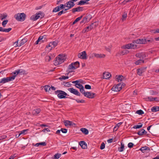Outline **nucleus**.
Here are the masks:
<instances>
[{
  "instance_id": "nucleus-1",
  "label": "nucleus",
  "mask_w": 159,
  "mask_h": 159,
  "mask_svg": "<svg viewBox=\"0 0 159 159\" xmlns=\"http://www.w3.org/2000/svg\"><path fill=\"white\" fill-rule=\"evenodd\" d=\"M65 55L63 54L59 55L56 58L54 62L55 66L60 65L66 59Z\"/></svg>"
},
{
  "instance_id": "nucleus-2",
  "label": "nucleus",
  "mask_w": 159,
  "mask_h": 159,
  "mask_svg": "<svg viewBox=\"0 0 159 159\" xmlns=\"http://www.w3.org/2000/svg\"><path fill=\"white\" fill-rule=\"evenodd\" d=\"M125 85L123 83H121L117 84H115L112 88L111 90L114 92H118L121 90Z\"/></svg>"
},
{
  "instance_id": "nucleus-3",
  "label": "nucleus",
  "mask_w": 159,
  "mask_h": 159,
  "mask_svg": "<svg viewBox=\"0 0 159 159\" xmlns=\"http://www.w3.org/2000/svg\"><path fill=\"white\" fill-rule=\"evenodd\" d=\"M58 44L57 41H54L51 42L49 43V44L46 46V50L49 52L51 51L52 49L56 47Z\"/></svg>"
},
{
  "instance_id": "nucleus-4",
  "label": "nucleus",
  "mask_w": 159,
  "mask_h": 159,
  "mask_svg": "<svg viewBox=\"0 0 159 159\" xmlns=\"http://www.w3.org/2000/svg\"><path fill=\"white\" fill-rule=\"evenodd\" d=\"M55 93L57 95L58 98L60 99L64 98L67 96V94L64 91L61 90H57L55 91Z\"/></svg>"
},
{
  "instance_id": "nucleus-5",
  "label": "nucleus",
  "mask_w": 159,
  "mask_h": 159,
  "mask_svg": "<svg viewBox=\"0 0 159 159\" xmlns=\"http://www.w3.org/2000/svg\"><path fill=\"white\" fill-rule=\"evenodd\" d=\"M44 16L43 13L39 11L38 13H36L35 15L32 16L30 19L31 20L33 21H35L37 20L39 18H42Z\"/></svg>"
},
{
  "instance_id": "nucleus-6",
  "label": "nucleus",
  "mask_w": 159,
  "mask_h": 159,
  "mask_svg": "<svg viewBox=\"0 0 159 159\" xmlns=\"http://www.w3.org/2000/svg\"><path fill=\"white\" fill-rule=\"evenodd\" d=\"M14 17L17 20L19 21H22L25 20L26 15L23 13H18L15 15Z\"/></svg>"
},
{
  "instance_id": "nucleus-7",
  "label": "nucleus",
  "mask_w": 159,
  "mask_h": 159,
  "mask_svg": "<svg viewBox=\"0 0 159 159\" xmlns=\"http://www.w3.org/2000/svg\"><path fill=\"white\" fill-rule=\"evenodd\" d=\"M137 46L136 44H135L134 43L132 42V43H128L126 45H123L121 47V48L124 49H135L136 48Z\"/></svg>"
},
{
  "instance_id": "nucleus-8",
  "label": "nucleus",
  "mask_w": 159,
  "mask_h": 159,
  "mask_svg": "<svg viewBox=\"0 0 159 159\" xmlns=\"http://www.w3.org/2000/svg\"><path fill=\"white\" fill-rule=\"evenodd\" d=\"M25 72V71L24 70H23L22 69H19L15 71L14 72L12 73V74L13 75L11 76V78H12V81H13L16 78V76L19 73L20 74L23 73L24 74Z\"/></svg>"
},
{
  "instance_id": "nucleus-9",
  "label": "nucleus",
  "mask_w": 159,
  "mask_h": 159,
  "mask_svg": "<svg viewBox=\"0 0 159 159\" xmlns=\"http://www.w3.org/2000/svg\"><path fill=\"white\" fill-rule=\"evenodd\" d=\"M46 38L47 37L45 35L39 37L38 40L35 42V44H40L46 41Z\"/></svg>"
},
{
  "instance_id": "nucleus-10",
  "label": "nucleus",
  "mask_w": 159,
  "mask_h": 159,
  "mask_svg": "<svg viewBox=\"0 0 159 159\" xmlns=\"http://www.w3.org/2000/svg\"><path fill=\"white\" fill-rule=\"evenodd\" d=\"M63 122L64 125L67 127L75 126L76 125L72 121L68 120H64Z\"/></svg>"
},
{
  "instance_id": "nucleus-11",
  "label": "nucleus",
  "mask_w": 159,
  "mask_h": 159,
  "mask_svg": "<svg viewBox=\"0 0 159 159\" xmlns=\"http://www.w3.org/2000/svg\"><path fill=\"white\" fill-rule=\"evenodd\" d=\"M12 79L10 77L2 78L0 80V83L4 84L9 81H13Z\"/></svg>"
},
{
  "instance_id": "nucleus-12",
  "label": "nucleus",
  "mask_w": 159,
  "mask_h": 159,
  "mask_svg": "<svg viewBox=\"0 0 159 159\" xmlns=\"http://www.w3.org/2000/svg\"><path fill=\"white\" fill-rule=\"evenodd\" d=\"M73 64H70L67 70V73L66 74V75H68L70 73L73 72L74 70H75V67L73 66Z\"/></svg>"
},
{
  "instance_id": "nucleus-13",
  "label": "nucleus",
  "mask_w": 159,
  "mask_h": 159,
  "mask_svg": "<svg viewBox=\"0 0 159 159\" xmlns=\"http://www.w3.org/2000/svg\"><path fill=\"white\" fill-rule=\"evenodd\" d=\"M78 58L81 59H87V54L85 51H83L78 54Z\"/></svg>"
},
{
  "instance_id": "nucleus-14",
  "label": "nucleus",
  "mask_w": 159,
  "mask_h": 159,
  "mask_svg": "<svg viewBox=\"0 0 159 159\" xmlns=\"http://www.w3.org/2000/svg\"><path fill=\"white\" fill-rule=\"evenodd\" d=\"M85 97L90 98H94L95 94L90 92H85L84 91L83 93Z\"/></svg>"
},
{
  "instance_id": "nucleus-15",
  "label": "nucleus",
  "mask_w": 159,
  "mask_h": 159,
  "mask_svg": "<svg viewBox=\"0 0 159 159\" xmlns=\"http://www.w3.org/2000/svg\"><path fill=\"white\" fill-rule=\"evenodd\" d=\"M68 90L71 93L77 96H80V93L76 89L73 88H70L68 89Z\"/></svg>"
},
{
  "instance_id": "nucleus-16",
  "label": "nucleus",
  "mask_w": 159,
  "mask_h": 159,
  "mask_svg": "<svg viewBox=\"0 0 159 159\" xmlns=\"http://www.w3.org/2000/svg\"><path fill=\"white\" fill-rule=\"evenodd\" d=\"M75 5V4L73 2L71 1H70L67 2L66 3V7H67L68 8L65 9L64 10V11H65L66 10H68L70 8H71V7H73Z\"/></svg>"
},
{
  "instance_id": "nucleus-17",
  "label": "nucleus",
  "mask_w": 159,
  "mask_h": 159,
  "mask_svg": "<svg viewBox=\"0 0 159 159\" xmlns=\"http://www.w3.org/2000/svg\"><path fill=\"white\" fill-rule=\"evenodd\" d=\"M65 5L63 4H60V5L58 6L55 8L53 10V12H57L59 11L61 9H63L65 7Z\"/></svg>"
},
{
  "instance_id": "nucleus-18",
  "label": "nucleus",
  "mask_w": 159,
  "mask_h": 159,
  "mask_svg": "<svg viewBox=\"0 0 159 159\" xmlns=\"http://www.w3.org/2000/svg\"><path fill=\"white\" fill-rule=\"evenodd\" d=\"M124 77L121 75H117L115 77V80L118 82H121L124 79Z\"/></svg>"
},
{
  "instance_id": "nucleus-19",
  "label": "nucleus",
  "mask_w": 159,
  "mask_h": 159,
  "mask_svg": "<svg viewBox=\"0 0 159 159\" xmlns=\"http://www.w3.org/2000/svg\"><path fill=\"white\" fill-rule=\"evenodd\" d=\"M75 87L80 89V92L82 93L84 91V87L83 86L80 84L76 83L75 84Z\"/></svg>"
},
{
  "instance_id": "nucleus-20",
  "label": "nucleus",
  "mask_w": 159,
  "mask_h": 159,
  "mask_svg": "<svg viewBox=\"0 0 159 159\" xmlns=\"http://www.w3.org/2000/svg\"><path fill=\"white\" fill-rule=\"evenodd\" d=\"M146 68H141L137 70V73L138 75L140 76L142 75V73H143L146 70Z\"/></svg>"
},
{
  "instance_id": "nucleus-21",
  "label": "nucleus",
  "mask_w": 159,
  "mask_h": 159,
  "mask_svg": "<svg viewBox=\"0 0 159 159\" xmlns=\"http://www.w3.org/2000/svg\"><path fill=\"white\" fill-rule=\"evenodd\" d=\"M111 76V74L108 72H105L103 73V78L108 79Z\"/></svg>"
},
{
  "instance_id": "nucleus-22",
  "label": "nucleus",
  "mask_w": 159,
  "mask_h": 159,
  "mask_svg": "<svg viewBox=\"0 0 159 159\" xmlns=\"http://www.w3.org/2000/svg\"><path fill=\"white\" fill-rule=\"evenodd\" d=\"M93 57H94L96 58H103L105 56V55L104 54H99L96 53H93L92 54Z\"/></svg>"
},
{
  "instance_id": "nucleus-23",
  "label": "nucleus",
  "mask_w": 159,
  "mask_h": 159,
  "mask_svg": "<svg viewBox=\"0 0 159 159\" xmlns=\"http://www.w3.org/2000/svg\"><path fill=\"white\" fill-rule=\"evenodd\" d=\"M92 29V28L91 25H89L87 26L86 28H84L83 30L82 31V33H85L87 32H88L90 31Z\"/></svg>"
},
{
  "instance_id": "nucleus-24",
  "label": "nucleus",
  "mask_w": 159,
  "mask_h": 159,
  "mask_svg": "<svg viewBox=\"0 0 159 159\" xmlns=\"http://www.w3.org/2000/svg\"><path fill=\"white\" fill-rule=\"evenodd\" d=\"M79 144L83 149H86L87 148V144L84 141H81L79 143Z\"/></svg>"
},
{
  "instance_id": "nucleus-25",
  "label": "nucleus",
  "mask_w": 159,
  "mask_h": 159,
  "mask_svg": "<svg viewBox=\"0 0 159 159\" xmlns=\"http://www.w3.org/2000/svg\"><path fill=\"white\" fill-rule=\"evenodd\" d=\"M11 30V28H8V29L3 28L2 27H0V31L8 32L10 31Z\"/></svg>"
},
{
  "instance_id": "nucleus-26",
  "label": "nucleus",
  "mask_w": 159,
  "mask_h": 159,
  "mask_svg": "<svg viewBox=\"0 0 159 159\" xmlns=\"http://www.w3.org/2000/svg\"><path fill=\"white\" fill-rule=\"evenodd\" d=\"M27 41V39L24 38L22 39L19 42V45H16V46H20L24 44Z\"/></svg>"
},
{
  "instance_id": "nucleus-27",
  "label": "nucleus",
  "mask_w": 159,
  "mask_h": 159,
  "mask_svg": "<svg viewBox=\"0 0 159 159\" xmlns=\"http://www.w3.org/2000/svg\"><path fill=\"white\" fill-rule=\"evenodd\" d=\"M157 99V97L153 98L152 97H148L146 98H145V100L147 101H149L151 102L153 101L154 100L156 101Z\"/></svg>"
},
{
  "instance_id": "nucleus-28",
  "label": "nucleus",
  "mask_w": 159,
  "mask_h": 159,
  "mask_svg": "<svg viewBox=\"0 0 159 159\" xmlns=\"http://www.w3.org/2000/svg\"><path fill=\"white\" fill-rule=\"evenodd\" d=\"M41 111V110L39 109H37L35 110H34L32 111V114L34 115H37Z\"/></svg>"
},
{
  "instance_id": "nucleus-29",
  "label": "nucleus",
  "mask_w": 159,
  "mask_h": 159,
  "mask_svg": "<svg viewBox=\"0 0 159 159\" xmlns=\"http://www.w3.org/2000/svg\"><path fill=\"white\" fill-rule=\"evenodd\" d=\"M66 76H64V75H61L60 77L58 79L61 80H65L66 79H68L69 78V76L67 75H66Z\"/></svg>"
},
{
  "instance_id": "nucleus-30",
  "label": "nucleus",
  "mask_w": 159,
  "mask_h": 159,
  "mask_svg": "<svg viewBox=\"0 0 159 159\" xmlns=\"http://www.w3.org/2000/svg\"><path fill=\"white\" fill-rule=\"evenodd\" d=\"M136 56L137 57H139L140 58H143L145 57V54L142 53L137 54L136 55Z\"/></svg>"
},
{
  "instance_id": "nucleus-31",
  "label": "nucleus",
  "mask_w": 159,
  "mask_h": 159,
  "mask_svg": "<svg viewBox=\"0 0 159 159\" xmlns=\"http://www.w3.org/2000/svg\"><path fill=\"white\" fill-rule=\"evenodd\" d=\"M81 131L85 134L87 135L89 133L88 130L84 128H82L80 129Z\"/></svg>"
},
{
  "instance_id": "nucleus-32",
  "label": "nucleus",
  "mask_w": 159,
  "mask_h": 159,
  "mask_svg": "<svg viewBox=\"0 0 159 159\" xmlns=\"http://www.w3.org/2000/svg\"><path fill=\"white\" fill-rule=\"evenodd\" d=\"M151 110L152 112H156L159 111V107H153L151 108Z\"/></svg>"
},
{
  "instance_id": "nucleus-33",
  "label": "nucleus",
  "mask_w": 159,
  "mask_h": 159,
  "mask_svg": "<svg viewBox=\"0 0 159 159\" xmlns=\"http://www.w3.org/2000/svg\"><path fill=\"white\" fill-rule=\"evenodd\" d=\"M73 64V66L75 67V70L79 66V63L78 61H76L75 62L71 63Z\"/></svg>"
},
{
  "instance_id": "nucleus-34",
  "label": "nucleus",
  "mask_w": 159,
  "mask_h": 159,
  "mask_svg": "<svg viewBox=\"0 0 159 159\" xmlns=\"http://www.w3.org/2000/svg\"><path fill=\"white\" fill-rule=\"evenodd\" d=\"M124 144L121 143V147L118 148V151L120 152H122L124 150Z\"/></svg>"
},
{
  "instance_id": "nucleus-35",
  "label": "nucleus",
  "mask_w": 159,
  "mask_h": 159,
  "mask_svg": "<svg viewBox=\"0 0 159 159\" xmlns=\"http://www.w3.org/2000/svg\"><path fill=\"white\" fill-rule=\"evenodd\" d=\"M146 133L145 130L144 129H142L140 131H139L137 134L139 135H143L144 134Z\"/></svg>"
},
{
  "instance_id": "nucleus-36",
  "label": "nucleus",
  "mask_w": 159,
  "mask_h": 159,
  "mask_svg": "<svg viewBox=\"0 0 159 159\" xmlns=\"http://www.w3.org/2000/svg\"><path fill=\"white\" fill-rule=\"evenodd\" d=\"M7 16V15L6 13H3L0 14V19L1 20H3L6 18Z\"/></svg>"
},
{
  "instance_id": "nucleus-37",
  "label": "nucleus",
  "mask_w": 159,
  "mask_h": 159,
  "mask_svg": "<svg viewBox=\"0 0 159 159\" xmlns=\"http://www.w3.org/2000/svg\"><path fill=\"white\" fill-rule=\"evenodd\" d=\"M122 122H120L117 124L114 128V131H116L118 127L122 124Z\"/></svg>"
},
{
  "instance_id": "nucleus-38",
  "label": "nucleus",
  "mask_w": 159,
  "mask_h": 159,
  "mask_svg": "<svg viewBox=\"0 0 159 159\" xmlns=\"http://www.w3.org/2000/svg\"><path fill=\"white\" fill-rule=\"evenodd\" d=\"M46 145V143L45 142H43L41 143H36L35 145V147H38L39 145H42L43 146H45Z\"/></svg>"
},
{
  "instance_id": "nucleus-39",
  "label": "nucleus",
  "mask_w": 159,
  "mask_h": 159,
  "mask_svg": "<svg viewBox=\"0 0 159 159\" xmlns=\"http://www.w3.org/2000/svg\"><path fill=\"white\" fill-rule=\"evenodd\" d=\"M127 12H124L123 13V14L122 15V17L121 18V20L122 21H123L125 20V19H126V17H127Z\"/></svg>"
},
{
  "instance_id": "nucleus-40",
  "label": "nucleus",
  "mask_w": 159,
  "mask_h": 159,
  "mask_svg": "<svg viewBox=\"0 0 159 159\" xmlns=\"http://www.w3.org/2000/svg\"><path fill=\"white\" fill-rule=\"evenodd\" d=\"M144 63V61L143 60H139L138 61H136L134 62V64L136 65H139L140 64L142 63Z\"/></svg>"
},
{
  "instance_id": "nucleus-41",
  "label": "nucleus",
  "mask_w": 159,
  "mask_h": 159,
  "mask_svg": "<svg viewBox=\"0 0 159 159\" xmlns=\"http://www.w3.org/2000/svg\"><path fill=\"white\" fill-rule=\"evenodd\" d=\"M148 147L147 146H145L144 147H143L141 148L140 149V150H141L142 152L143 153H144L145 152V151L148 149Z\"/></svg>"
},
{
  "instance_id": "nucleus-42",
  "label": "nucleus",
  "mask_w": 159,
  "mask_h": 159,
  "mask_svg": "<svg viewBox=\"0 0 159 159\" xmlns=\"http://www.w3.org/2000/svg\"><path fill=\"white\" fill-rule=\"evenodd\" d=\"M28 129H24L20 132V133L19 134L18 137L20 136L21 135H25L26 134V132L28 131Z\"/></svg>"
},
{
  "instance_id": "nucleus-43",
  "label": "nucleus",
  "mask_w": 159,
  "mask_h": 159,
  "mask_svg": "<svg viewBox=\"0 0 159 159\" xmlns=\"http://www.w3.org/2000/svg\"><path fill=\"white\" fill-rule=\"evenodd\" d=\"M61 154L59 153H57L56 154H55L54 155V157L53 158L54 159H58L61 156Z\"/></svg>"
},
{
  "instance_id": "nucleus-44",
  "label": "nucleus",
  "mask_w": 159,
  "mask_h": 159,
  "mask_svg": "<svg viewBox=\"0 0 159 159\" xmlns=\"http://www.w3.org/2000/svg\"><path fill=\"white\" fill-rule=\"evenodd\" d=\"M88 17H87L86 16V17H84L83 18L82 20L81 21L80 23H87V22H88Z\"/></svg>"
},
{
  "instance_id": "nucleus-45",
  "label": "nucleus",
  "mask_w": 159,
  "mask_h": 159,
  "mask_svg": "<svg viewBox=\"0 0 159 159\" xmlns=\"http://www.w3.org/2000/svg\"><path fill=\"white\" fill-rule=\"evenodd\" d=\"M82 17V16H81L80 17H79L78 18H77L73 22V25L75 24V23H76V22H78L81 19Z\"/></svg>"
},
{
  "instance_id": "nucleus-46",
  "label": "nucleus",
  "mask_w": 159,
  "mask_h": 159,
  "mask_svg": "<svg viewBox=\"0 0 159 159\" xmlns=\"http://www.w3.org/2000/svg\"><path fill=\"white\" fill-rule=\"evenodd\" d=\"M44 89L46 91L49 92V91L51 89V88L49 86L46 85L44 87Z\"/></svg>"
},
{
  "instance_id": "nucleus-47",
  "label": "nucleus",
  "mask_w": 159,
  "mask_h": 159,
  "mask_svg": "<svg viewBox=\"0 0 159 159\" xmlns=\"http://www.w3.org/2000/svg\"><path fill=\"white\" fill-rule=\"evenodd\" d=\"M150 93L151 95H156L158 93V92L151 90L150 91Z\"/></svg>"
},
{
  "instance_id": "nucleus-48",
  "label": "nucleus",
  "mask_w": 159,
  "mask_h": 159,
  "mask_svg": "<svg viewBox=\"0 0 159 159\" xmlns=\"http://www.w3.org/2000/svg\"><path fill=\"white\" fill-rule=\"evenodd\" d=\"M64 85L66 87H70L71 86V84L69 82H64Z\"/></svg>"
},
{
  "instance_id": "nucleus-49",
  "label": "nucleus",
  "mask_w": 159,
  "mask_h": 159,
  "mask_svg": "<svg viewBox=\"0 0 159 159\" xmlns=\"http://www.w3.org/2000/svg\"><path fill=\"white\" fill-rule=\"evenodd\" d=\"M139 124L140 125L134 126L133 128L134 129H138L141 128L142 126V125L141 123H140Z\"/></svg>"
},
{
  "instance_id": "nucleus-50",
  "label": "nucleus",
  "mask_w": 159,
  "mask_h": 159,
  "mask_svg": "<svg viewBox=\"0 0 159 159\" xmlns=\"http://www.w3.org/2000/svg\"><path fill=\"white\" fill-rule=\"evenodd\" d=\"M129 52V51L127 50L124 49V50H123L122 51V52H121V54L122 55H124V54H126L128 53Z\"/></svg>"
},
{
  "instance_id": "nucleus-51",
  "label": "nucleus",
  "mask_w": 159,
  "mask_h": 159,
  "mask_svg": "<svg viewBox=\"0 0 159 159\" xmlns=\"http://www.w3.org/2000/svg\"><path fill=\"white\" fill-rule=\"evenodd\" d=\"M136 113L139 115H141L144 114V112L141 110H138L136 111Z\"/></svg>"
},
{
  "instance_id": "nucleus-52",
  "label": "nucleus",
  "mask_w": 159,
  "mask_h": 159,
  "mask_svg": "<svg viewBox=\"0 0 159 159\" xmlns=\"http://www.w3.org/2000/svg\"><path fill=\"white\" fill-rule=\"evenodd\" d=\"M141 44H145L146 43V39H140Z\"/></svg>"
},
{
  "instance_id": "nucleus-53",
  "label": "nucleus",
  "mask_w": 159,
  "mask_h": 159,
  "mask_svg": "<svg viewBox=\"0 0 159 159\" xmlns=\"http://www.w3.org/2000/svg\"><path fill=\"white\" fill-rule=\"evenodd\" d=\"M151 33L155 34L156 33H159V29H157L155 30H152L150 31Z\"/></svg>"
},
{
  "instance_id": "nucleus-54",
  "label": "nucleus",
  "mask_w": 159,
  "mask_h": 159,
  "mask_svg": "<svg viewBox=\"0 0 159 159\" xmlns=\"http://www.w3.org/2000/svg\"><path fill=\"white\" fill-rule=\"evenodd\" d=\"M86 2L83 0H81L79 2L78 4L79 5H82L84 4Z\"/></svg>"
},
{
  "instance_id": "nucleus-55",
  "label": "nucleus",
  "mask_w": 159,
  "mask_h": 159,
  "mask_svg": "<svg viewBox=\"0 0 159 159\" xmlns=\"http://www.w3.org/2000/svg\"><path fill=\"white\" fill-rule=\"evenodd\" d=\"M133 42V43H134L135 44V43L141 44V42H140V39H136L135 40H134Z\"/></svg>"
},
{
  "instance_id": "nucleus-56",
  "label": "nucleus",
  "mask_w": 159,
  "mask_h": 159,
  "mask_svg": "<svg viewBox=\"0 0 159 159\" xmlns=\"http://www.w3.org/2000/svg\"><path fill=\"white\" fill-rule=\"evenodd\" d=\"M8 22L7 20H4L2 22V25L3 27H5L6 25L7 24Z\"/></svg>"
},
{
  "instance_id": "nucleus-57",
  "label": "nucleus",
  "mask_w": 159,
  "mask_h": 159,
  "mask_svg": "<svg viewBox=\"0 0 159 159\" xmlns=\"http://www.w3.org/2000/svg\"><path fill=\"white\" fill-rule=\"evenodd\" d=\"M105 148V144L104 143H102L100 146V148L101 150L104 149Z\"/></svg>"
},
{
  "instance_id": "nucleus-58",
  "label": "nucleus",
  "mask_w": 159,
  "mask_h": 159,
  "mask_svg": "<svg viewBox=\"0 0 159 159\" xmlns=\"http://www.w3.org/2000/svg\"><path fill=\"white\" fill-rule=\"evenodd\" d=\"M45 59L46 61H49L51 59V58L50 56H47L45 57Z\"/></svg>"
},
{
  "instance_id": "nucleus-59",
  "label": "nucleus",
  "mask_w": 159,
  "mask_h": 159,
  "mask_svg": "<svg viewBox=\"0 0 159 159\" xmlns=\"http://www.w3.org/2000/svg\"><path fill=\"white\" fill-rule=\"evenodd\" d=\"M76 101L78 103H84V100L81 99L80 100L79 99H75Z\"/></svg>"
},
{
  "instance_id": "nucleus-60",
  "label": "nucleus",
  "mask_w": 159,
  "mask_h": 159,
  "mask_svg": "<svg viewBox=\"0 0 159 159\" xmlns=\"http://www.w3.org/2000/svg\"><path fill=\"white\" fill-rule=\"evenodd\" d=\"M61 131L62 132V133H67V129H63L62 128L61 129Z\"/></svg>"
},
{
  "instance_id": "nucleus-61",
  "label": "nucleus",
  "mask_w": 159,
  "mask_h": 159,
  "mask_svg": "<svg viewBox=\"0 0 159 159\" xmlns=\"http://www.w3.org/2000/svg\"><path fill=\"white\" fill-rule=\"evenodd\" d=\"M85 88L86 89H91V86L89 85L86 84L85 86Z\"/></svg>"
},
{
  "instance_id": "nucleus-62",
  "label": "nucleus",
  "mask_w": 159,
  "mask_h": 159,
  "mask_svg": "<svg viewBox=\"0 0 159 159\" xmlns=\"http://www.w3.org/2000/svg\"><path fill=\"white\" fill-rule=\"evenodd\" d=\"M134 144L132 143H129L128 144V147L129 148H131L133 147Z\"/></svg>"
},
{
  "instance_id": "nucleus-63",
  "label": "nucleus",
  "mask_w": 159,
  "mask_h": 159,
  "mask_svg": "<svg viewBox=\"0 0 159 159\" xmlns=\"http://www.w3.org/2000/svg\"><path fill=\"white\" fill-rule=\"evenodd\" d=\"M65 12H66V11H65L64 10H63L60 11L58 13V15L61 16V14H63L64 13H65Z\"/></svg>"
},
{
  "instance_id": "nucleus-64",
  "label": "nucleus",
  "mask_w": 159,
  "mask_h": 159,
  "mask_svg": "<svg viewBox=\"0 0 159 159\" xmlns=\"http://www.w3.org/2000/svg\"><path fill=\"white\" fill-rule=\"evenodd\" d=\"M77 11H80L83 10V8L81 7H77Z\"/></svg>"
}]
</instances>
